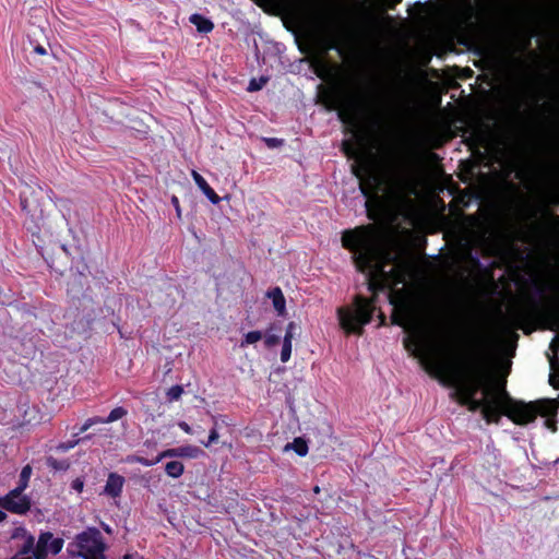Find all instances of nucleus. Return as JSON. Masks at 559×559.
Instances as JSON below:
<instances>
[{
	"label": "nucleus",
	"mask_w": 559,
	"mask_h": 559,
	"mask_svg": "<svg viewBox=\"0 0 559 559\" xmlns=\"http://www.w3.org/2000/svg\"><path fill=\"white\" fill-rule=\"evenodd\" d=\"M341 242L348 250L356 267L369 281L371 289L390 287L393 321L406 332L405 346L435 377L453 382L461 402L472 411L479 409L488 423H498L501 415L515 425H527L537 415L556 431L554 417L559 408L556 399L525 403L512 399L490 366L486 344L477 340L463 354L455 350L450 336L430 314L426 299L407 285V262L383 239L373 226H360L342 233Z\"/></svg>",
	"instance_id": "nucleus-1"
},
{
	"label": "nucleus",
	"mask_w": 559,
	"mask_h": 559,
	"mask_svg": "<svg viewBox=\"0 0 559 559\" xmlns=\"http://www.w3.org/2000/svg\"><path fill=\"white\" fill-rule=\"evenodd\" d=\"M340 118L352 128L357 148L345 143V152L355 158L353 170L359 180L370 217L392 212H405L413 206L424 189L421 175L409 168L389 171L371 152L364 151L358 114L352 117L345 109Z\"/></svg>",
	"instance_id": "nucleus-2"
},
{
	"label": "nucleus",
	"mask_w": 559,
	"mask_h": 559,
	"mask_svg": "<svg viewBox=\"0 0 559 559\" xmlns=\"http://www.w3.org/2000/svg\"><path fill=\"white\" fill-rule=\"evenodd\" d=\"M372 311L371 300L357 297L353 305L337 309L338 323L346 333L358 334L370 321Z\"/></svg>",
	"instance_id": "nucleus-3"
},
{
	"label": "nucleus",
	"mask_w": 559,
	"mask_h": 559,
	"mask_svg": "<svg viewBox=\"0 0 559 559\" xmlns=\"http://www.w3.org/2000/svg\"><path fill=\"white\" fill-rule=\"evenodd\" d=\"M73 546L83 559H106V544L97 528H87L76 535Z\"/></svg>",
	"instance_id": "nucleus-4"
},
{
	"label": "nucleus",
	"mask_w": 559,
	"mask_h": 559,
	"mask_svg": "<svg viewBox=\"0 0 559 559\" xmlns=\"http://www.w3.org/2000/svg\"><path fill=\"white\" fill-rule=\"evenodd\" d=\"M63 548V539L55 537L51 533H43L37 545H33L31 555L34 559H46L49 555H57Z\"/></svg>",
	"instance_id": "nucleus-5"
},
{
	"label": "nucleus",
	"mask_w": 559,
	"mask_h": 559,
	"mask_svg": "<svg viewBox=\"0 0 559 559\" xmlns=\"http://www.w3.org/2000/svg\"><path fill=\"white\" fill-rule=\"evenodd\" d=\"M23 491L14 488L2 497L5 510L16 514H24L31 509V499Z\"/></svg>",
	"instance_id": "nucleus-6"
},
{
	"label": "nucleus",
	"mask_w": 559,
	"mask_h": 559,
	"mask_svg": "<svg viewBox=\"0 0 559 559\" xmlns=\"http://www.w3.org/2000/svg\"><path fill=\"white\" fill-rule=\"evenodd\" d=\"M12 538L16 542L19 552L12 559H34L31 555L34 545V536L24 527H16L12 534Z\"/></svg>",
	"instance_id": "nucleus-7"
},
{
	"label": "nucleus",
	"mask_w": 559,
	"mask_h": 559,
	"mask_svg": "<svg viewBox=\"0 0 559 559\" xmlns=\"http://www.w3.org/2000/svg\"><path fill=\"white\" fill-rule=\"evenodd\" d=\"M558 352H559V338L557 336L556 338H552V341L549 345V353L547 354L550 370H551L550 376H549V383L554 388L559 386V379H558L559 361H558V357H557Z\"/></svg>",
	"instance_id": "nucleus-8"
},
{
	"label": "nucleus",
	"mask_w": 559,
	"mask_h": 559,
	"mask_svg": "<svg viewBox=\"0 0 559 559\" xmlns=\"http://www.w3.org/2000/svg\"><path fill=\"white\" fill-rule=\"evenodd\" d=\"M124 483L126 480L123 476L116 473H110L104 486V495L112 499L119 498L122 493Z\"/></svg>",
	"instance_id": "nucleus-9"
},
{
	"label": "nucleus",
	"mask_w": 559,
	"mask_h": 559,
	"mask_svg": "<svg viewBox=\"0 0 559 559\" xmlns=\"http://www.w3.org/2000/svg\"><path fill=\"white\" fill-rule=\"evenodd\" d=\"M191 177L197 185V187L201 190V192L206 197V199L214 205L221 202V198L214 191V189L209 185L203 176H201L197 170L191 171Z\"/></svg>",
	"instance_id": "nucleus-10"
},
{
	"label": "nucleus",
	"mask_w": 559,
	"mask_h": 559,
	"mask_svg": "<svg viewBox=\"0 0 559 559\" xmlns=\"http://www.w3.org/2000/svg\"><path fill=\"white\" fill-rule=\"evenodd\" d=\"M271 300L273 308L280 317L286 316V299L280 288H273L266 294Z\"/></svg>",
	"instance_id": "nucleus-11"
},
{
	"label": "nucleus",
	"mask_w": 559,
	"mask_h": 559,
	"mask_svg": "<svg viewBox=\"0 0 559 559\" xmlns=\"http://www.w3.org/2000/svg\"><path fill=\"white\" fill-rule=\"evenodd\" d=\"M284 451L285 452L293 451L298 456L304 457V456H306L308 454L309 447H308V443H307V441L305 439H302V438H295L292 442L287 443L284 447Z\"/></svg>",
	"instance_id": "nucleus-12"
},
{
	"label": "nucleus",
	"mask_w": 559,
	"mask_h": 559,
	"mask_svg": "<svg viewBox=\"0 0 559 559\" xmlns=\"http://www.w3.org/2000/svg\"><path fill=\"white\" fill-rule=\"evenodd\" d=\"M190 21L200 32L209 33L213 29V23L201 15L194 14Z\"/></svg>",
	"instance_id": "nucleus-13"
},
{
	"label": "nucleus",
	"mask_w": 559,
	"mask_h": 559,
	"mask_svg": "<svg viewBox=\"0 0 559 559\" xmlns=\"http://www.w3.org/2000/svg\"><path fill=\"white\" fill-rule=\"evenodd\" d=\"M175 456H180L179 448L178 449H169V450L162 452L154 461H147L144 459H139L138 461L145 466H152L154 464L159 463L165 457H175Z\"/></svg>",
	"instance_id": "nucleus-14"
},
{
	"label": "nucleus",
	"mask_w": 559,
	"mask_h": 559,
	"mask_svg": "<svg viewBox=\"0 0 559 559\" xmlns=\"http://www.w3.org/2000/svg\"><path fill=\"white\" fill-rule=\"evenodd\" d=\"M165 472L169 477L178 478L183 474L185 466L179 461H171L166 464Z\"/></svg>",
	"instance_id": "nucleus-15"
},
{
	"label": "nucleus",
	"mask_w": 559,
	"mask_h": 559,
	"mask_svg": "<svg viewBox=\"0 0 559 559\" xmlns=\"http://www.w3.org/2000/svg\"><path fill=\"white\" fill-rule=\"evenodd\" d=\"M32 472H33V469L29 465H25L22 468V471L20 473L19 486L16 488H19L20 490H25L27 488L31 476H32Z\"/></svg>",
	"instance_id": "nucleus-16"
},
{
	"label": "nucleus",
	"mask_w": 559,
	"mask_h": 559,
	"mask_svg": "<svg viewBox=\"0 0 559 559\" xmlns=\"http://www.w3.org/2000/svg\"><path fill=\"white\" fill-rule=\"evenodd\" d=\"M179 452L181 457L197 459L202 455V451L192 445L179 448Z\"/></svg>",
	"instance_id": "nucleus-17"
},
{
	"label": "nucleus",
	"mask_w": 559,
	"mask_h": 559,
	"mask_svg": "<svg viewBox=\"0 0 559 559\" xmlns=\"http://www.w3.org/2000/svg\"><path fill=\"white\" fill-rule=\"evenodd\" d=\"M261 338H262V333L260 331H250L245 334L241 345L245 346V345L255 344Z\"/></svg>",
	"instance_id": "nucleus-18"
},
{
	"label": "nucleus",
	"mask_w": 559,
	"mask_h": 559,
	"mask_svg": "<svg viewBox=\"0 0 559 559\" xmlns=\"http://www.w3.org/2000/svg\"><path fill=\"white\" fill-rule=\"evenodd\" d=\"M293 350V343L283 342L282 352H281V360L283 362H287L290 359Z\"/></svg>",
	"instance_id": "nucleus-19"
},
{
	"label": "nucleus",
	"mask_w": 559,
	"mask_h": 559,
	"mask_svg": "<svg viewBox=\"0 0 559 559\" xmlns=\"http://www.w3.org/2000/svg\"><path fill=\"white\" fill-rule=\"evenodd\" d=\"M182 393H183L182 386L174 385V386L168 389L166 394H167V397L170 401H176V400H178L182 395Z\"/></svg>",
	"instance_id": "nucleus-20"
},
{
	"label": "nucleus",
	"mask_w": 559,
	"mask_h": 559,
	"mask_svg": "<svg viewBox=\"0 0 559 559\" xmlns=\"http://www.w3.org/2000/svg\"><path fill=\"white\" fill-rule=\"evenodd\" d=\"M124 415H126V411H124L122 407H116V408H114V409L109 413V415H108V417H107L106 421H107V423L116 421V420H118V419L122 418Z\"/></svg>",
	"instance_id": "nucleus-21"
},
{
	"label": "nucleus",
	"mask_w": 559,
	"mask_h": 559,
	"mask_svg": "<svg viewBox=\"0 0 559 559\" xmlns=\"http://www.w3.org/2000/svg\"><path fill=\"white\" fill-rule=\"evenodd\" d=\"M295 329H296V324L294 322H289L287 324L283 342H287L288 341V343H293Z\"/></svg>",
	"instance_id": "nucleus-22"
},
{
	"label": "nucleus",
	"mask_w": 559,
	"mask_h": 559,
	"mask_svg": "<svg viewBox=\"0 0 559 559\" xmlns=\"http://www.w3.org/2000/svg\"><path fill=\"white\" fill-rule=\"evenodd\" d=\"M71 487L74 491L81 493L84 489V479L81 477L73 479L71 483Z\"/></svg>",
	"instance_id": "nucleus-23"
},
{
	"label": "nucleus",
	"mask_w": 559,
	"mask_h": 559,
	"mask_svg": "<svg viewBox=\"0 0 559 559\" xmlns=\"http://www.w3.org/2000/svg\"><path fill=\"white\" fill-rule=\"evenodd\" d=\"M218 440V432L213 429L211 432H210V436H209V440L206 443H204V445L207 448L210 447L212 443L216 442Z\"/></svg>",
	"instance_id": "nucleus-24"
},
{
	"label": "nucleus",
	"mask_w": 559,
	"mask_h": 559,
	"mask_svg": "<svg viewBox=\"0 0 559 559\" xmlns=\"http://www.w3.org/2000/svg\"><path fill=\"white\" fill-rule=\"evenodd\" d=\"M171 203L175 206L177 216L180 217L181 216V207H180L178 198L177 197H173L171 198Z\"/></svg>",
	"instance_id": "nucleus-25"
},
{
	"label": "nucleus",
	"mask_w": 559,
	"mask_h": 559,
	"mask_svg": "<svg viewBox=\"0 0 559 559\" xmlns=\"http://www.w3.org/2000/svg\"><path fill=\"white\" fill-rule=\"evenodd\" d=\"M178 426H179V427H180V428H181L186 433H191V432H192L191 427H190L187 423H185V421H180V423L178 424Z\"/></svg>",
	"instance_id": "nucleus-26"
},
{
	"label": "nucleus",
	"mask_w": 559,
	"mask_h": 559,
	"mask_svg": "<svg viewBox=\"0 0 559 559\" xmlns=\"http://www.w3.org/2000/svg\"><path fill=\"white\" fill-rule=\"evenodd\" d=\"M5 508L2 503V497L0 498V522H2L5 519V512L3 511Z\"/></svg>",
	"instance_id": "nucleus-27"
},
{
	"label": "nucleus",
	"mask_w": 559,
	"mask_h": 559,
	"mask_svg": "<svg viewBox=\"0 0 559 559\" xmlns=\"http://www.w3.org/2000/svg\"><path fill=\"white\" fill-rule=\"evenodd\" d=\"M261 88V85L255 83L254 81H251L250 84H249V91H257Z\"/></svg>",
	"instance_id": "nucleus-28"
},
{
	"label": "nucleus",
	"mask_w": 559,
	"mask_h": 559,
	"mask_svg": "<svg viewBox=\"0 0 559 559\" xmlns=\"http://www.w3.org/2000/svg\"><path fill=\"white\" fill-rule=\"evenodd\" d=\"M35 51H36L37 53H39V55H45V53H46V50H45V48H43V47H36Z\"/></svg>",
	"instance_id": "nucleus-29"
},
{
	"label": "nucleus",
	"mask_w": 559,
	"mask_h": 559,
	"mask_svg": "<svg viewBox=\"0 0 559 559\" xmlns=\"http://www.w3.org/2000/svg\"><path fill=\"white\" fill-rule=\"evenodd\" d=\"M267 345H273L274 344V340L273 338H270L266 341Z\"/></svg>",
	"instance_id": "nucleus-30"
}]
</instances>
